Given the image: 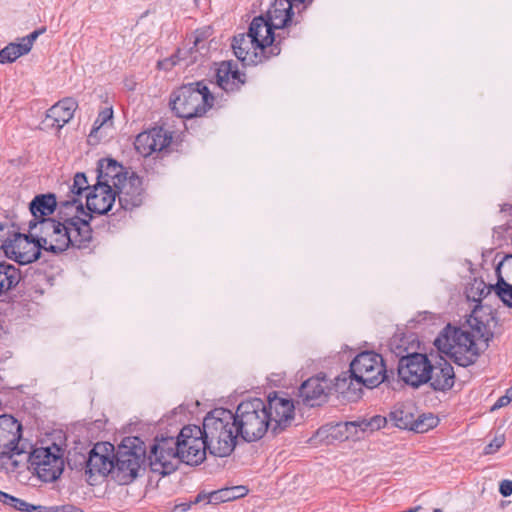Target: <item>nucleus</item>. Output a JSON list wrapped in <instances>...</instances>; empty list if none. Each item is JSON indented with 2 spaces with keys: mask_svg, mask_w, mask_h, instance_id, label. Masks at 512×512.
<instances>
[{
  "mask_svg": "<svg viewBox=\"0 0 512 512\" xmlns=\"http://www.w3.org/2000/svg\"><path fill=\"white\" fill-rule=\"evenodd\" d=\"M27 47L19 42H12L0 50V63L7 64L16 61L19 57L28 54Z\"/></svg>",
  "mask_w": 512,
  "mask_h": 512,
  "instance_id": "obj_33",
  "label": "nucleus"
},
{
  "mask_svg": "<svg viewBox=\"0 0 512 512\" xmlns=\"http://www.w3.org/2000/svg\"><path fill=\"white\" fill-rule=\"evenodd\" d=\"M265 406L272 434L277 435L291 426L295 416V407L291 399L275 394L268 397Z\"/></svg>",
  "mask_w": 512,
  "mask_h": 512,
  "instance_id": "obj_13",
  "label": "nucleus"
},
{
  "mask_svg": "<svg viewBox=\"0 0 512 512\" xmlns=\"http://www.w3.org/2000/svg\"><path fill=\"white\" fill-rule=\"evenodd\" d=\"M202 430L208 443V451L216 457L229 456L235 449L239 435L234 413L216 408L203 420Z\"/></svg>",
  "mask_w": 512,
  "mask_h": 512,
  "instance_id": "obj_2",
  "label": "nucleus"
},
{
  "mask_svg": "<svg viewBox=\"0 0 512 512\" xmlns=\"http://www.w3.org/2000/svg\"><path fill=\"white\" fill-rule=\"evenodd\" d=\"M90 189H92V187L89 186L86 175L84 173H76L74 176L73 184L69 186L71 195H68L66 200L76 199L83 205L82 201L79 199V196L83 191H90Z\"/></svg>",
  "mask_w": 512,
  "mask_h": 512,
  "instance_id": "obj_35",
  "label": "nucleus"
},
{
  "mask_svg": "<svg viewBox=\"0 0 512 512\" xmlns=\"http://www.w3.org/2000/svg\"><path fill=\"white\" fill-rule=\"evenodd\" d=\"M153 472L163 476L174 472L181 461L177 440L174 436L159 435L155 438L148 456Z\"/></svg>",
  "mask_w": 512,
  "mask_h": 512,
  "instance_id": "obj_8",
  "label": "nucleus"
},
{
  "mask_svg": "<svg viewBox=\"0 0 512 512\" xmlns=\"http://www.w3.org/2000/svg\"><path fill=\"white\" fill-rule=\"evenodd\" d=\"M351 377L368 388H374L386 379V368L380 354L365 351L350 364Z\"/></svg>",
  "mask_w": 512,
  "mask_h": 512,
  "instance_id": "obj_7",
  "label": "nucleus"
},
{
  "mask_svg": "<svg viewBox=\"0 0 512 512\" xmlns=\"http://www.w3.org/2000/svg\"><path fill=\"white\" fill-rule=\"evenodd\" d=\"M429 368L431 361L427 355L412 353L399 359L398 375L403 382L417 388L428 382Z\"/></svg>",
  "mask_w": 512,
  "mask_h": 512,
  "instance_id": "obj_12",
  "label": "nucleus"
},
{
  "mask_svg": "<svg viewBox=\"0 0 512 512\" xmlns=\"http://www.w3.org/2000/svg\"><path fill=\"white\" fill-rule=\"evenodd\" d=\"M44 31L43 30H35L33 31L32 33H30L29 35L25 36V37H22L20 39L21 43L23 45H25V47H27V50L30 52L31 49H32V46L35 42V40L38 38V36Z\"/></svg>",
  "mask_w": 512,
  "mask_h": 512,
  "instance_id": "obj_41",
  "label": "nucleus"
},
{
  "mask_svg": "<svg viewBox=\"0 0 512 512\" xmlns=\"http://www.w3.org/2000/svg\"><path fill=\"white\" fill-rule=\"evenodd\" d=\"M9 507L14 508L15 510L21 511V512H41L43 507L42 506H36L33 504H30L26 502L25 500H22L20 498L10 496L9 501L6 504Z\"/></svg>",
  "mask_w": 512,
  "mask_h": 512,
  "instance_id": "obj_38",
  "label": "nucleus"
},
{
  "mask_svg": "<svg viewBox=\"0 0 512 512\" xmlns=\"http://www.w3.org/2000/svg\"><path fill=\"white\" fill-rule=\"evenodd\" d=\"M435 391H448L455 383V372L452 365L444 358L440 357L435 363L431 362L429 368L428 382Z\"/></svg>",
  "mask_w": 512,
  "mask_h": 512,
  "instance_id": "obj_22",
  "label": "nucleus"
},
{
  "mask_svg": "<svg viewBox=\"0 0 512 512\" xmlns=\"http://www.w3.org/2000/svg\"><path fill=\"white\" fill-rule=\"evenodd\" d=\"M293 8L298 6L290 0H275L267 11L266 20L275 29L288 27L292 23Z\"/></svg>",
  "mask_w": 512,
  "mask_h": 512,
  "instance_id": "obj_28",
  "label": "nucleus"
},
{
  "mask_svg": "<svg viewBox=\"0 0 512 512\" xmlns=\"http://www.w3.org/2000/svg\"><path fill=\"white\" fill-rule=\"evenodd\" d=\"M119 205L126 211L139 207L144 199L142 180L135 173H131L115 189Z\"/></svg>",
  "mask_w": 512,
  "mask_h": 512,
  "instance_id": "obj_17",
  "label": "nucleus"
},
{
  "mask_svg": "<svg viewBox=\"0 0 512 512\" xmlns=\"http://www.w3.org/2000/svg\"><path fill=\"white\" fill-rule=\"evenodd\" d=\"M85 464V474L92 478L100 475L106 476L111 474L113 477L114 470V446L108 442H101L94 445L89 453L88 458L82 456Z\"/></svg>",
  "mask_w": 512,
  "mask_h": 512,
  "instance_id": "obj_14",
  "label": "nucleus"
},
{
  "mask_svg": "<svg viewBox=\"0 0 512 512\" xmlns=\"http://www.w3.org/2000/svg\"><path fill=\"white\" fill-rule=\"evenodd\" d=\"M438 423V419L432 414H423L416 416L413 431L417 433H425L434 428Z\"/></svg>",
  "mask_w": 512,
  "mask_h": 512,
  "instance_id": "obj_37",
  "label": "nucleus"
},
{
  "mask_svg": "<svg viewBox=\"0 0 512 512\" xmlns=\"http://www.w3.org/2000/svg\"><path fill=\"white\" fill-rule=\"evenodd\" d=\"M234 418L238 433L245 441L259 440L268 431L271 432L265 401L260 398L242 401L237 406Z\"/></svg>",
  "mask_w": 512,
  "mask_h": 512,
  "instance_id": "obj_4",
  "label": "nucleus"
},
{
  "mask_svg": "<svg viewBox=\"0 0 512 512\" xmlns=\"http://www.w3.org/2000/svg\"><path fill=\"white\" fill-rule=\"evenodd\" d=\"M509 261L512 263V258H509ZM512 277V273H508Z\"/></svg>",
  "mask_w": 512,
  "mask_h": 512,
  "instance_id": "obj_51",
  "label": "nucleus"
},
{
  "mask_svg": "<svg viewBox=\"0 0 512 512\" xmlns=\"http://www.w3.org/2000/svg\"><path fill=\"white\" fill-rule=\"evenodd\" d=\"M499 492L502 496L508 497L512 494V481L503 480L499 485Z\"/></svg>",
  "mask_w": 512,
  "mask_h": 512,
  "instance_id": "obj_44",
  "label": "nucleus"
},
{
  "mask_svg": "<svg viewBox=\"0 0 512 512\" xmlns=\"http://www.w3.org/2000/svg\"><path fill=\"white\" fill-rule=\"evenodd\" d=\"M209 36L210 28L196 30L193 35V45L188 49H178L175 55L164 59L163 61H159V68L169 69L180 61H185L186 66L195 63L197 61V53H200L201 50L206 49L205 43Z\"/></svg>",
  "mask_w": 512,
  "mask_h": 512,
  "instance_id": "obj_18",
  "label": "nucleus"
},
{
  "mask_svg": "<svg viewBox=\"0 0 512 512\" xmlns=\"http://www.w3.org/2000/svg\"><path fill=\"white\" fill-rule=\"evenodd\" d=\"M21 280L20 270L5 261H0V294L17 286Z\"/></svg>",
  "mask_w": 512,
  "mask_h": 512,
  "instance_id": "obj_32",
  "label": "nucleus"
},
{
  "mask_svg": "<svg viewBox=\"0 0 512 512\" xmlns=\"http://www.w3.org/2000/svg\"><path fill=\"white\" fill-rule=\"evenodd\" d=\"M146 461V448L138 437L125 438L114 453L113 479L126 485L138 475Z\"/></svg>",
  "mask_w": 512,
  "mask_h": 512,
  "instance_id": "obj_6",
  "label": "nucleus"
},
{
  "mask_svg": "<svg viewBox=\"0 0 512 512\" xmlns=\"http://www.w3.org/2000/svg\"><path fill=\"white\" fill-rule=\"evenodd\" d=\"M466 341H459L448 356L459 366L467 367L474 364L480 355L475 335L465 331Z\"/></svg>",
  "mask_w": 512,
  "mask_h": 512,
  "instance_id": "obj_23",
  "label": "nucleus"
},
{
  "mask_svg": "<svg viewBox=\"0 0 512 512\" xmlns=\"http://www.w3.org/2000/svg\"><path fill=\"white\" fill-rule=\"evenodd\" d=\"M213 103L214 96L204 81L181 86L172 93L170 99L175 114L186 119L203 116Z\"/></svg>",
  "mask_w": 512,
  "mask_h": 512,
  "instance_id": "obj_3",
  "label": "nucleus"
},
{
  "mask_svg": "<svg viewBox=\"0 0 512 512\" xmlns=\"http://www.w3.org/2000/svg\"><path fill=\"white\" fill-rule=\"evenodd\" d=\"M232 49L237 59L244 65H257L268 60L264 52L256 47V43L249 37L248 33L234 36Z\"/></svg>",
  "mask_w": 512,
  "mask_h": 512,
  "instance_id": "obj_21",
  "label": "nucleus"
},
{
  "mask_svg": "<svg viewBox=\"0 0 512 512\" xmlns=\"http://www.w3.org/2000/svg\"><path fill=\"white\" fill-rule=\"evenodd\" d=\"M0 242L4 254L19 264H28L37 260L43 250L39 237L30 239L21 233H14L13 238L0 239Z\"/></svg>",
  "mask_w": 512,
  "mask_h": 512,
  "instance_id": "obj_11",
  "label": "nucleus"
},
{
  "mask_svg": "<svg viewBox=\"0 0 512 512\" xmlns=\"http://www.w3.org/2000/svg\"><path fill=\"white\" fill-rule=\"evenodd\" d=\"M330 383L324 374H319L304 381L299 388V397L303 403L314 407L324 403L328 397Z\"/></svg>",
  "mask_w": 512,
  "mask_h": 512,
  "instance_id": "obj_19",
  "label": "nucleus"
},
{
  "mask_svg": "<svg viewBox=\"0 0 512 512\" xmlns=\"http://www.w3.org/2000/svg\"><path fill=\"white\" fill-rule=\"evenodd\" d=\"M190 507V504L187 505V507L183 508V511H186Z\"/></svg>",
  "mask_w": 512,
  "mask_h": 512,
  "instance_id": "obj_50",
  "label": "nucleus"
},
{
  "mask_svg": "<svg viewBox=\"0 0 512 512\" xmlns=\"http://www.w3.org/2000/svg\"><path fill=\"white\" fill-rule=\"evenodd\" d=\"M218 86L226 92H234L245 83V74L238 70L233 61H223L216 70Z\"/></svg>",
  "mask_w": 512,
  "mask_h": 512,
  "instance_id": "obj_24",
  "label": "nucleus"
},
{
  "mask_svg": "<svg viewBox=\"0 0 512 512\" xmlns=\"http://www.w3.org/2000/svg\"><path fill=\"white\" fill-rule=\"evenodd\" d=\"M64 201L59 199L57 201L54 194H40L34 197L29 205L31 214L34 217V222L46 219L45 216L51 215L56 208L59 209L60 202Z\"/></svg>",
  "mask_w": 512,
  "mask_h": 512,
  "instance_id": "obj_29",
  "label": "nucleus"
},
{
  "mask_svg": "<svg viewBox=\"0 0 512 512\" xmlns=\"http://www.w3.org/2000/svg\"><path fill=\"white\" fill-rule=\"evenodd\" d=\"M91 219V214L76 199L61 201L57 218L30 221V236L39 237L42 249L53 254L69 247L86 248L92 241Z\"/></svg>",
  "mask_w": 512,
  "mask_h": 512,
  "instance_id": "obj_1",
  "label": "nucleus"
},
{
  "mask_svg": "<svg viewBox=\"0 0 512 512\" xmlns=\"http://www.w3.org/2000/svg\"><path fill=\"white\" fill-rule=\"evenodd\" d=\"M221 490L224 493V498H225L226 502L240 498V497L244 496L247 492L246 488L243 486H235V487H231V488H224Z\"/></svg>",
  "mask_w": 512,
  "mask_h": 512,
  "instance_id": "obj_39",
  "label": "nucleus"
},
{
  "mask_svg": "<svg viewBox=\"0 0 512 512\" xmlns=\"http://www.w3.org/2000/svg\"><path fill=\"white\" fill-rule=\"evenodd\" d=\"M10 496H11L10 494L0 490V502L3 503L4 505L7 504V502L10 499Z\"/></svg>",
  "mask_w": 512,
  "mask_h": 512,
  "instance_id": "obj_48",
  "label": "nucleus"
},
{
  "mask_svg": "<svg viewBox=\"0 0 512 512\" xmlns=\"http://www.w3.org/2000/svg\"><path fill=\"white\" fill-rule=\"evenodd\" d=\"M116 191L106 183H96L86 195L88 213L106 214L116 198Z\"/></svg>",
  "mask_w": 512,
  "mask_h": 512,
  "instance_id": "obj_20",
  "label": "nucleus"
},
{
  "mask_svg": "<svg viewBox=\"0 0 512 512\" xmlns=\"http://www.w3.org/2000/svg\"><path fill=\"white\" fill-rule=\"evenodd\" d=\"M509 395L501 396L493 405L492 410L502 408L510 403Z\"/></svg>",
  "mask_w": 512,
  "mask_h": 512,
  "instance_id": "obj_45",
  "label": "nucleus"
},
{
  "mask_svg": "<svg viewBox=\"0 0 512 512\" xmlns=\"http://www.w3.org/2000/svg\"><path fill=\"white\" fill-rule=\"evenodd\" d=\"M56 512H81V510L73 505H61L55 508Z\"/></svg>",
  "mask_w": 512,
  "mask_h": 512,
  "instance_id": "obj_46",
  "label": "nucleus"
},
{
  "mask_svg": "<svg viewBox=\"0 0 512 512\" xmlns=\"http://www.w3.org/2000/svg\"><path fill=\"white\" fill-rule=\"evenodd\" d=\"M504 443H505L504 435H497L493 438V440L488 445H486V447L484 448V453L485 454H493L497 450H499L504 445Z\"/></svg>",
  "mask_w": 512,
  "mask_h": 512,
  "instance_id": "obj_40",
  "label": "nucleus"
},
{
  "mask_svg": "<svg viewBox=\"0 0 512 512\" xmlns=\"http://www.w3.org/2000/svg\"><path fill=\"white\" fill-rule=\"evenodd\" d=\"M97 182L106 183L110 188L116 189L117 186L128 176L124 167L114 159L104 158L99 160L97 165Z\"/></svg>",
  "mask_w": 512,
  "mask_h": 512,
  "instance_id": "obj_27",
  "label": "nucleus"
},
{
  "mask_svg": "<svg viewBox=\"0 0 512 512\" xmlns=\"http://www.w3.org/2000/svg\"><path fill=\"white\" fill-rule=\"evenodd\" d=\"M202 501H207L208 502V494L207 493H204V492H201L199 493L194 501L192 502L193 504H197V503H200Z\"/></svg>",
  "mask_w": 512,
  "mask_h": 512,
  "instance_id": "obj_47",
  "label": "nucleus"
},
{
  "mask_svg": "<svg viewBox=\"0 0 512 512\" xmlns=\"http://www.w3.org/2000/svg\"><path fill=\"white\" fill-rule=\"evenodd\" d=\"M512 255L506 256L496 268L497 283L493 287L496 295L509 308H512V263L509 261Z\"/></svg>",
  "mask_w": 512,
  "mask_h": 512,
  "instance_id": "obj_26",
  "label": "nucleus"
},
{
  "mask_svg": "<svg viewBox=\"0 0 512 512\" xmlns=\"http://www.w3.org/2000/svg\"><path fill=\"white\" fill-rule=\"evenodd\" d=\"M175 439L182 462L197 465L205 459L208 443L201 427L196 425L185 426Z\"/></svg>",
  "mask_w": 512,
  "mask_h": 512,
  "instance_id": "obj_9",
  "label": "nucleus"
},
{
  "mask_svg": "<svg viewBox=\"0 0 512 512\" xmlns=\"http://www.w3.org/2000/svg\"><path fill=\"white\" fill-rule=\"evenodd\" d=\"M506 395H509V399L512 401V387L507 390Z\"/></svg>",
  "mask_w": 512,
  "mask_h": 512,
  "instance_id": "obj_49",
  "label": "nucleus"
},
{
  "mask_svg": "<svg viewBox=\"0 0 512 512\" xmlns=\"http://www.w3.org/2000/svg\"><path fill=\"white\" fill-rule=\"evenodd\" d=\"M411 404H396L389 413V421L400 429L413 430L416 415Z\"/></svg>",
  "mask_w": 512,
  "mask_h": 512,
  "instance_id": "obj_31",
  "label": "nucleus"
},
{
  "mask_svg": "<svg viewBox=\"0 0 512 512\" xmlns=\"http://www.w3.org/2000/svg\"><path fill=\"white\" fill-rule=\"evenodd\" d=\"M78 107L77 101L66 97L54 104L46 113V122L49 126L61 129L74 116Z\"/></svg>",
  "mask_w": 512,
  "mask_h": 512,
  "instance_id": "obj_25",
  "label": "nucleus"
},
{
  "mask_svg": "<svg viewBox=\"0 0 512 512\" xmlns=\"http://www.w3.org/2000/svg\"><path fill=\"white\" fill-rule=\"evenodd\" d=\"M21 424L11 415L0 416V468L14 472L28 452L22 443Z\"/></svg>",
  "mask_w": 512,
  "mask_h": 512,
  "instance_id": "obj_5",
  "label": "nucleus"
},
{
  "mask_svg": "<svg viewBox=\"0 0 512 512\" xmlns=\"http://www.w3.org/2000/svg\"><path fill=\"white\" fill-rule=\"evenodd\" d=\"M113 109L112 107H106L101 110L93 124V127L89 134V139L98 138V134L101 130L112 126Z\"/></svg>",
  "mask_w": 512,
  "mask_h": 512,
  "instance_id": "obj_34",
  "label": "nucleus"
},
{
  "mask_svg": "<svg viewBox=\"0 0 512 512\" xmlns=\"http://www.w3.org/2000/svg\"><path fill=\"white\" fill-rule=\"evenodd\" d=\"M459 341H466L465 330L448 324L435 338L434 345L439 352L448 356Z\"/></svg>",
  "mask_w": 512,
  "mask_h": 512,
  "instance_id": "obj_30",
  "label": "nucleus"
},
{
  "mask_svg": "<svg viewBox=\"0 0 512 512\" xmlns=\"http://www.w3.org/2000/svg\"><path fill=\"white\" fill-rule=\"evenodd\" d=\"M29 462L43 482L55 481L60 477L64 468L61 449L57 445L35 448L29 454Z\"/></svg>",
  "mask_w": 512,
  "mask_h": 512,
  "instance_id": "obj_10",
  "label": "nucleus"
},
{
  "mask_svg": "<svg viewBox=\"0 0 512 512\" xmlns=\"http://www.w3.org/2000/svg\"><path fill=\"white\" fill-rule=\"evenodd\" d=\"M220 502H226V500L224 498V493L221 489L218 491H213V492L208 493V503L217 504Z\"/></svg>",
  "mask_w": 512,
  "mask_h": 512,
  "instance_id": "obj_43",
  "label": "nucleus"
},
{
  "mask_svg": "<svg viewBox=\"0 0 512 512\" xmlns=\"http://www.w3.org/2000/svg\"><path fill=\"white\" fill-rule=\"evenodd\" d=\"M388 421H389V417L386 418V417H383L380 415H375V416L371 417L369 420L364 419L359 422H351L350 424L358 426L361 429V431H363V432H366V431L372 432V431L379 430L380 428L384 427Z\"/></svg>",
  "mask_w": 512,
  "mask_h": 512,
  "instance_id": "obj_36",
  "label": "nucleus"
},
{
  "mask_svg": "<svg viewBox=\"0 0 512 512\" xmlns=\"http://www.w3.org/2000/svg\"><path fill=\"white\" fill-rule=\"evenodd\" d=\"M275 28L263 16L255 17L250 23L248 35L256 43V47L264 52L265 56L270 59L277 56L281 52L279 42H276L274 34Z\"/></svg>",
  "mask_w": 512,
  "mask_h": 512,
  "instance_id": "obj_15",
  "label": "nucleus"
},
{
  "mask_svg": "<svg viewBox=\"0 0 512 512\" xmlns=\"http://www.w3.org/2000/svg\"><path fill=\"white\" fill-rule=\"evenodd\" d=\"M473 330L477 333L478 340L482 339L485 343H487L492 336L484 324H476L475 327H473Z\"/></svg>",
  "mask_w": 512,
  "mask_h": 512,
  "instance_id": "obj_42",
  "label": "nucleus"
},
{
  "mask_svg": "<svg viewBox=\"0 0 512 512\" xmlns=\"http://www.w3.org/2000/svg\"><path fill=\"white\" fill-rule=\"evenodd\" d=\"M171 141L172 136L167 130L162 127H155L139 133L134 141V147L140 155L148 157L152 153L162 151L168 147Z\"/></svg>",
  "mask_w": 512,
  "mask_h": 512,
  "instance_id": "obj_16",
  "label": "nucleus"
}]
</instances>
